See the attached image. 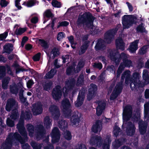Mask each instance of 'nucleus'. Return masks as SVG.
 Instances as JSON below:
<instances>
[{"instance_id": "f257e3e1", "label": "nucleus", "mask_w": 149, "mask_h": 149, "mask_svg": "<svg viewBox=\"0 0 149 149\" xmlns=\"http://www.w3.org/2000/svg\"><path fill=\"white\" fill-rule=\"evenodd\" d=\"M132 107L130 105L126 106L123 109V127L127 124L126 132L129 135H132L134 132L135 127L132 123L128 121L132 116Z\"/></svg>"}, {"instance_id": "f03ea898", "label": "nucleus", "mask_w": 149, "mask_h": 149, "mask_svg": "<svg viewBox=\"0 0 149 149\" xmlns=\"http://www.w3.org/2000/svg\"><path fill=\"white\" fill-rule=\"evenodd\" d=\"M111 52L110 58L111 59L115 61L116 63H118L121 58L123 59V62L122 63L119 67L117 72V77H119L125 67H129L131 64V61L128 60H125L127 58V55L124 53H122L120 55L118 52Z\"/></svg>"}, {"instance_id": "7ed1b4c3", "label": "nucleus", "mask_w": 149, "mask_h": 149, "mask_svg": "<svg viewBox=\"0 0 149 149\" xmlns=\"http://www.w3.org/2000/svg\"><path fill=\"white\" fill-rule=\"evenodd\" d=\"M31 114L30 111L26 112L22 111L21 118L19 123L17 125V127L18 129L19 132L22 135L24 139H27V135L23 126V119L25 118L26 119H29L30 118Z\"/></svg>"}, {"instance_id": "20e7f679", "label": "nucleus", "mask_w": 149, "mask_h": 149, "mask_svg": "<svg viewBox=\"0 0 149 149\" xmlns=\"http://www.w3.org/2000/svg\"><path fill=\"white\" fill-rule=\"evenodd\" d=\"M93 17L89 13H86L81 16H79L77 23L83 24L93 29Z\"/></svg>"}, {"instance_id": "39448f33", "label": "nucleus", "mask_w": 149, "mask_h": 149, "mask_svg": "<svg viewBox=\"0 0 149 149\" xmlns=\"http://www.w3.org/2000/svg\"><path fill=\"white\" fill-rule=\"evenodd\" d=\"M136 18L132 15H125L122 18L123 28L128 29L132 26Z\"/></svg>"}, {"instance_id": "423d86ee", "label": "nucleus", "mask_w": 149, "mask_h": 149, "mask_svg": "<svg viewBox=\"0 0 149 149\" xmlns=\"http://www.w3.org/2000/svg\"><path fill=\"white\" fill-rule=\"evenodd\" d=\"M71 107V104L69 100L65 99L63 100L61 102V107L65 116H68L70 114L71 112L70 109Z\"/></svg>"}, {"instance_id": "0eeeda50", "label": "nucleus", "mask_w": 149, "mask_h": 149, "mask_svg": "<svg viewBox=\"0 0 149 149\" xmlns=\"http://www.w3.org/2000/svg\"><path fill=\"white\" fill-rule=\"evenodd\" d=\"M139 74L137 73H135L133 77L130 79V86L132 90L136 89L139 86L138 81H139Z\"/></svg>"}, {"instance_id": "6e6552de", "label": "nucleus", "mask_w": 149, "mask_h": 149, "mask_svg": "<svg viewBox=\"0 0 149 149\" xmlns=\"http://www.w3.org/2000/svg\"><path fill=\"white\" fill-rule=\"evenodd\" d=\"M49 111L52 114V118L55 121L57 120L60 116L59 111L58 107L54 105H51L49 108Z\"/></svg>"}, {"instance_id": "1a4fd4ad", "label": "nucleus", "mask_w": 149, "mask_h": 149, "mask_svg": "<svg viewBox=\"0 0 149 149\" xmlns=\"http://www.w3.org/2000/svg\"><path fill=\"white\" fill-rule=\"evenodd\" d=\"M5 143L3 145V149H11L13 143L15 141L17 142H19L21 144L25 143L28 142V140H5Z\"/></svg>"}, {"instance_id": "9d476101", "label": "nucleus", "mask_w": 149, "mask_h": 149, "mask_svg": "<svg viewBox=\"0 0 149 149\" xmlns=\"http://www.w3.org/2000/svg\"><path fill=\"white\" fill-rule=\"evenodd\" d=\"M62 93L60 86H56L53 90L52 95L53 98L57 100L60 99L62 96Z\"/></svg>"}, {"instance_id": "9b49d317", "label": "nucleus", "mask_w": 149, "mask_h": 149, "mask_svg": "<svg viewBox=\"0 0 149 149\" xmlns=\"http://www.w3.org/2000/svg\"><path fill=\"white\" fill-rule=\"evenodd\" d=\"M117 30V29L115 30H111L108 31L105 34V39L106 42L108 43H110L111 42L112 39L114 38V35Z\"/></svg>"}, {"instance_id": "f8f14e48", "label": "nucleus", "mask_w": 149, "mask_h": 149, "mask_svg": "<svg viewBox=\"0 0 149 149\" xmlns=\"http://www.w3.org/2000/svg\"><path fill=\"white\" fill-rule=\"evenodd\" d=\"M122 85V83H119L116 86L110 98L111 100H114L117 97L118 95L121 92Z\"/></svg>"}, {"instance_id": "ddd939ff", "label": "nucleus", "mask_w": 149, "mask_h": 149, "mask_svg": "<svg viewBox=\"0 0 149 149\" xmlns=\"http://www.w3.org/2000/svg\"><path fill=\"white\" fill-rule=\"evenodd\" d=\"M97 90V87L96 85L94 84H91L88 95L87 99L88 100H90L95 95Z\"/></svg>"}, {"instance_id": "4468645a", "label": "nucleus", "mask_w": 149, "mask_h": 149, "mask_svg": "<svg viewBox=\"0 0 149 149\" xmlns=\"http://www.w3.org/2000/svg\"><path fill=\"white\" fill-rule=\"evenodd\" d=\"M17 103L13 99H10L8 100L6 106V110L9 111L13 108H15L17 106Z\"/></svg>"}, {"instance_id": "2eb2a0df", "label": "nucleus", "mask_w": 149, "mask_h": 149, "mask_svg": "<svg viewBox=\"0 0 149 149\" xmlns=\"http://www.w3.org/2000/svg\"><path fill=\"white\" fill-rule=\"evenodd\" d=\"M32 111L33 114L35 115H36L41 113L42 111L41 104L40 103L34 105L33 106Z\"/></svg>"}, {"instance_id": "dca6fc26", "label": "nucleus", "mask_w": 149, "mask_h": 149, "mask_svg": "<svg viewBox=\"0 0 149 149\" xmlns=\"http://www.w3.org/2000/svg\"><path fill=\"white\" fill-rule=\"evenodd\" d=\"M75 83V81L73 80L72 81H70L66 83V86H68V88L66 87L63 89V92L64 93V95L65 97L67 96V94L69 92L70 89H72L73 86Z\"/></svg>"}, {"instance_id": "f3484780", "label": "nucleus", "mask_w": 149, "mask_h": 149, "mask_svg": "<svg viewBox=\"0 0 149 149\" xmlns=\"http://www.w3.org/2000/svg\"><path fill=\"white\" fill-rule=\"evenodd\" d=\"M81 117V114L78 112L75 113L72 117L71 119L72 125H77Z\"/></svg>"}, {"instance_id": "a211bd4d", "label": "nucleus", "mask_w": 149, "mask_h": 149, "mask_svg": "<svg viewBox=\"0 0 149 149\" xmlns=\"http://www.w3.org/2000/svg\"><path fill=\"white\" fill-rule=\"evenodd\" d=\"M102 129L101 122L100 121H97L93 125L92 131L94 133H97L101 131Z\"/></svg>"}, {"instance_id": "6ab92c4d", "label": "nucleus", "mask_w": 149, "mask_h": 149, "mask_svg": "<svg viewBox=\"0 0 149 149\" xmlns=\"http://www.w3.org/2000/svg\"><path fill=\"white\" fill-rule=\"evenodd\" d=\"M105 106V103L104 102H99L98 106L96 108V113L97 116H100L102 114Z\"/></svg>"}, {"instance_id": "aec40b11", "label": "nucleus", "mask_w": 149, "mask_h": 149, "mask_svg": "<svg viewBox=\"0 0 149 149\" xmlns=\"http://www.w3.org/2000/svg\"><path fill=\"white\" fill-rule=\"evenodd\" d=\"M84 97V92H80L77 100L75 102L76 106L79 107L82 105Z\"/></svg>"}, {"instance_id": "412c9836", "label": "nucleus", "mask_w": 149, "mask_h": 149, "mask_svg": "<svg viewBox=\"0 0 149 149\" xmlns=\"http://www.w3.org/2000/svg\"><path fill=\"white\" fill-rule=\"evenodd\" d=\"M59 54V50L58 48H54L51 52L50 55L47 54V56L49 58L48 60V63L50 62L51 59H54L55 57L58 55Z\"/></svg>"}, {"instance_id": "4be33fe9", "label": "nucleus", "mask_w": 149, "mask_h": 149, "mask_svg": "<svg viewBox=\"0 0 149 149\" xmlns=\"http://www.w3.org/2000/svg\"><path fill=\"white\" fill-rule=\"evenodd\" d=\"M138 42V40H136L131 43L129 47L130 51V52L134 53L137 49Z\"/></svg>"}, {"instance_id": "5701e85b", "label": "nucleus", "mask_w": 149, "mask_h": 149, "mask_svg": "<svg viewBox=\"0 0 149 149\" xmlns=\"http://www.w3.org/2000/svg\"><path fill=\"white\" fill-rule=\"evenodd\" d=\"M51 136L53 139H55L58 140L60 139L59 130L58 128L55 127L52 130Z\"/></svg>"}, {"instance_id": "b1692460", "label": "nucleus", "mask_w": 149, "mask_h": 149, "mask_svg": "<svg viewBox=\"0 0 149 149\" xmlns=\"http://www.w3.org/2000/svg\"><path fill=\"white\" fill-rule=\"evenodd\" d=\"M147 125L142 121H139V131L141 133L143 134L146 131Z\"/></svg>"}, {"instance_id": "393cba45", "label": "nucleus", "mask_w": 149, "mask_h": 149, "mask_svg": "<svg viewBox=\"0 0 149 149\" xmlns=\"http://www.w3.org/2000/svg\"><path fill=\"white\" fill-rule=\"evenodd\" d=\"M116 45L118 49L123 50L124 49V45L123 40L121 38L117 39L116 41Z\"/></svg>"}, {"instance_id": "a878e982", "label": "nucleus", "mask_w": 149, "mask_h": 149, "mask_svg": "<svg viewBox=\"0 0 149 149\" xmlns=\"http://www.w3.org/2000/svg\"><path fill=\"white\" fill-rule=\"evenodd\" d=\"M52 120L49 117L47 116L44 119V126L46 128H49L52 125Z\"/></svg>"}, {"instance_id": "bb28decb", "label": "nucleus", "mask_w": 149, "mask_h": 149, "mask_svg": "<svg viewBox=\"0 0 149 149\" xmlns=\"http://www.w3.org/2000/svg\"><path fill=\"white\" fill-rule=\"evenodd\" d=\"M143 79L145 80V84H146L149 83V76L148 75V72L147 70H143Z\"/></svg>"}, {"instance_id": "cd10ccee", "label": "nucleus", "mask_w": 149, "mask_h": 149, "mask_svg": "<svg viewBox=\"0 0 149 149\" xmlns=\"http://www.w3.org/2000/svg\"><path fill=\"white\" fill-rule=\"evenodd\" d=\"M30 144L33 148V149H41L42 146L41 143H37L36 142L32 140Z\"/></svg>"}, {"instance_id": "c85d7f7f", "label": "nucleus", "mask_w": 149, "mask_h": 149, "mask_svg": "<svg viewBox=\"0 0 149 149\" xmlns=\"http://www.w3.org/2000/svg\"><path fill=\"white\" fill-rule=\"evenodd\" d=\"M130 74V72L129 71H127L124 72L122 74L121 77L122 79H124L126 77L125 83L127 85L128 84V78Z\"/></svg>"}, {"instance_id": "c756f323", "label": "nucleus", "mask_w": 149, "mask_h": 149, "mask_svg": "<svg viewBox=\"0 0 149 149\" xmlns=\"http://www.w3.org/2000/svg\"><path fill=\"white\" fill-rule=\"evenodd\" d=\"M144 117L147 119L149 118L148 112L149 111V103L147 102L144 105Z\"/></svg>"}, {"instance_id": "7c9ffc66", "label": "nucleus", "mask_w": 149, "mask_h": 149, "mask_svg": "<svg viewBox=\"0 0 149 149\" xmlns=\"http://www.w3.org/2000/svg\"><path fill=\"white\" fill-rule=\"evenodd\" d=\"M13 46L10 44H6L3 47L4 51L6 53H10L13 50Z\"/></svg>"}, {"instance_id": "2f4dec72", "label": "nucleus", "mask_w": 149, "mask_h": 149, "mask_svg": "<svg viewBox=\"0 0 149 149\" xmlns=\"http://www.w3.org/2000/svg\"><path fill=\"white\" fill-rule=\"evenodd\" d=\"M38 135L39 137H42L43 135L45 134V131L44 127L42 125H40L38 127Z\"/></svg>"}, {"instance_id": "473e14b6", "label": "nucleus", "mask_w": 149, "mask_h": 149, "mask_svg": "<svg viewBox=\"0 0 149 149\" xmlns=\"http://www.w3.org/2000/svg\"><path fill=\"white\" fill-rule=\"evenodd\" d=\"M111 141V140H104L102 147V149H109Z\"/></svg>"}, {"instance_id": "72a5a7b5", "label": "nucleus", "mask_w": 149, "mask_h": 149, "mask_svg": "<svg viewBox=\"0 0 149 149\" xmlns=\"http://www.w3.org/2000/svg\"><path fill=\"white\" fill-rule=\"evenodd\" d=\"M56 72V71L55 70L52 69L46 74L45 77L46 78H51L53 77Z\"/></svg>"}, {"instance_id": "f704fd0d", "label": "nucleus", "mask_w": 149, "mask_h": 149, "mask_svg": "<svg viewBox=\"0 0 149 149\" xmlns=\"http://www.w3.org/2000/svg\"><path fill=\"white\" fill-rule=\"evenodd\" d=\"M58 126L62 130L67 127V123L64 120H61L58 122Z\"/></svg>"}, {"instance_id": "c9c22d12", "label": "nucleus", "mask_w": 149, "mask_h": 149, "mask_svg": "<svg viewBox=\"0 0 149 149\" xmlns=\"http://www.w3.org/2000/svg\"><path fill=\"white\" fill-rule=\"evenodd\" d=\"M122 145V142L120 140H115V142L113 143V148L117 149Z\"/></svg>"}, {"instance_id": "e433bc0d", "label": "nucleus", "mask_w": 149, "mask_h": 149, "mask_svg": "<svg viewBox=\"0 0 149 149\" xmlns=\"http://www.w3.org/2000/svg\"><path fill=\"white\" fill-rule=\"evenodd\" d=\"M90 142H93L95 143V146H98L100 147L102 146L103 144V140H90Z\"/></svg>"}, {"instance_id": "4c0bfd02", "label": "nucleus", "mask_w": 149, "mask_h": 149, "mask_svg": "<svg viewBox=\"0 0 149 149\" xmlns=\"http://www.w3.org/2000/svg\"><path fill=\"white\" fill-rule=\"evenodd\" d=\"M10 89L11 92L13 93L16 94L18 93V89L15 84L11 85Z\"/></svg>"}, {"instance_id": "58836bf2", "label": "nucleus", "mask_w": 149, "mask_h": 149, "mask_svg": "<svg viewBox=\"0 0 149 149\" xmlns=\"http://www.w3.org/2000/svg\"><path fill=\"white\" fill-rule=\"evenodd\" d=\"M18 117L19 114L17 111L16 109L13 110L12 114L10 116L11 119L15 120L18 118Z\"/></svg>"}, {"instance_id": "ea45409f", "label": "nucleus", "mask_w": 149, "mask_h": 149, "mask_svg": "<svg viewBox=\"0 0 149 149\" xmlns=\"http://www.w3.org/2000/svg\"><path fill=\"white\" fill-rule=\"evenodd\" d=\"M103 41L102 40H99L97 43L96 46L95 47V49L96 50H98L100 49L103 47L102 44Z\"/></svg>"}, {"instance_id": "a19ab883", "label": "nucleus", "mask_w": 149, "mask_h": 149, "mask_svg": "<svg viewBox=\"0 0 149 149\" xmlns=\"http://www.w3.org/2000/svg\"><path fill=\"white\" fill-rule=\"evenodd\" d=\"M39 43L41 46L45 48H47L48 47V45L47 42L43 40H39Z\"/></svg>"}, {"instance_id": "79ce46f5", "label": "nucleus", "mask_w": 149, "mask_h": 149, "mask_svg": "<svg viewBox=\"0 0 149 149\" xmlns=\"http://www.w3.org/2000/svg\"><path fill=\"white\" fill-rule=\"evenodd\" d=\"M88 46V45L87 43H85L84 44L81 48L79 54H81L84 53Z\"/></svg>"}, {"instance_id": "37998d69", "label": "nucleus", "mask_w": 149, "mask_h": 149, "mask_svg": "<svg viewBox=\"0 0 149 149\" xmlns=\"http://www.w3.org/2000/svg\"><path fill=\"white\" fill-rule=\"evenodd\" d=\"M10 78L7 77L2 81V86L3 89H5L7 88V84Z\"/></svg>"}, {"instance_id": "c03bdc74", "label": "nucleus", "mask_w": 149, "mask_h": 149, "mask_svg": "<svg viewBox=\"0 0 149 149\" xmlns=\"http://www.w3.org/2000/svg\"><path fill=\"white\" fill-rule=\"evenodd\" d=\"M144 26V24L143 23H141L137 28V31L138 32H145L146 30Z\"/></svg>"}, {"instance_id": "a18cd8bd", "label": "nucleus", "mask_w": 149, "mask_h": 149, "mask_svg": "<svg viewBox=\"0 0 149 149\" xmlns=\"http://www.w3.org/2000/svg\"><path fill=\"white\" fill-rule=\"evenodd\" d=\"M84 81V75L81 74L79 77L77 81V84L78 86L82 84Z\"/></svg>"}, {"instance_id": "49530a36", "label": "nucleus", "mask_w": 149, "mask_h": 149, "mask_svg": "<svg viewBox=\"0 0 149 149\" xmlns=\"http://www.w3.org/2000/svg\"><path fill=\"white\" fill-rule=\"evenodd\" d=\"M120 131V129L117 126H115L114 128L113 131V133L114 135L116 137L118 134L119 133Z\"/></svg>"}, {"instance_id": "de8ad7c7", "label": "nucleus", "mask_w": 149, "mask_h": 149, "mask_svg": "<svg viewBox=\"0 0 149 149\" xmlns=\"http://www.w3.org/2000/svg\"><path fill=\"white\" fill-rule=\"evenodd\" d=\"M26 30V28H19L17 29L15 31V33L17 35H19L22 34Z\"/></svg>"}, {"instance_id": "09e8293b", "label": "nucleus", "mask_w": 149, "mask_h": 149, "mask_svg": "<svg viewBox=\"0 0 149 149\" xmlns=\"http://www.w3.org/2000/svg\"><path fill=\"white\" fill-rule=\"evenodd\" d=\"M63 136L65 139L67 140H70L71 139V136L70 132L66 131L63 134Z\"/></svg>"}, {"instance_id": "8fccbe9b", "label": "nucleus", "mask_w": 149, "mask_h": 149, "mask_svg": "<svg viewBox=\"0 0 149 149\" xmlns=\"http://www.w3.org/2000/svg\"><path fill=\"white\" fill-rule=\"evenodd\" d=\"M27 128L29 132V135L32 136L34 132L33 126L31 125H28L27 126Z\"/></svg>"}, {"instance_id": "3c124183", "label": "nucleus", "mask_w": 149, "mask_h": 149, "mask_svg": "<svg viewBox=\"0 0 149 149\" xmlns=\"http://www.w3.org/2000/svg\"><path fill=\"white\" fill-rule=\"evenodd\" d=\"M52 5L54 7L60 8L61 6V3L56 0H53L52 2Z\"/></svg>"}, {"instance_id": "603ef678", "label": "nucleus", "mask_w": 149, "mask_h": 149, "mask_svg": "<svg viewBox=\"0 0 149 149\" xmlns=\"http://www.w3.org/2000/svg\"><path fill=\"white\" fill-rule=\"evenodd\" d=\"M5 69L3 66H0V78L4 76Z\"/></svg>"}, {"instance_id": "864d4df0", "label": "nucleus", "mask_w": 149, "mask_h": 149, "mask_svg": "<svg viewBox=\"0 0 149 149\" xmlns=\"http://www.w3.org/2000/svg\"><path fill=\"white\" fill-rule=\"evenodd\" d=\"M65 37V34L63 32H60L58 33L57 36V39L60 41Z\"/></svg>"}, {"instance_id": "5fc2aeb1", "label": "nucleus", "mask_w": 149, "mask_h": 149, "mask_svg": "<svg viewBox=\"0 0 149 149\" xmlns=\"http://www.w3.org/2000/svg\"><path fill=\"white\" fill-rule=\"evenodd\" d=\"M148 45L144 46L143 47L139 50V52L141 54H143L147 51V49L149 48Z\"/></svg>"}, {"instance_id": "6e6d98bb", "label": "nucleus", "mask_w": 149, "mask_h": 149, "mask_svg": "<svg viewBox=\"0 0 149 149\" xmlns=\"http://www.w3.org/2000/svg\"><path fill=\"white\" fill-rule=\"evenodd\" d=\"M18 136V135L16 133L14 134H10L6 140H12L13 139H16Z\"/></svg>"}, {"instance_id": "4d7b16f0", "label": "nucleus", "mask_w": 149, "mask_h": 149, "mask_svg": "<svg viewBox=\"0 0 149 149\" xmlns=\"http://www.w3.org/2000/svg\"><path fill=\"white\" fill-rule=\"evenodd\" d=\"M52 84V83L51 82H49L47 83L44 86V89L48 91L51 87Z\"/></svg>"}, {"instance_id": "13d9d810", "label": "nucleus", "mask_w": 149, "mask_h": 149, "mask_svg": "<svg viewBox=\"0 0 149 149\" xmlns=\"http://www.w3.org/2000/svg\"><path fill=\"white\" fill-rule=\"evenodd\" d=\"M36 3L35 0H31L29 1L27 3L26 6L28 7H31L33 6Z\"/></svg>"}, {"instance_id": "bf43d9fd", "label": "nucleus", "mask_w": 149, "mask_h": 149, "mask_svg": "<svg viewBox=\"0 0 149 149\" xmlns=\"http://www.w3.org/2000/svg\"><path fill=\"white\" fill-rule=\"evenodd\" d=\"M8 35V32H5L3 33L0 34V40H2L5 39Z\"/></svg>"}, {"instance_id": "052dcab7", "label": "nucleus", "mask_w": 149, "mask_h": 149, "mask_svg": "<svg viewBox=\"0 0 149 149\" xmlns=\"http://www.w3.org/2000/svg\"><path fill=\"white\" fill-rule=\"evenodd\" d=\"M69 22L66 21H63L59 23V24L57 26V28H59L61 26H66L69 24Z\"/></svg>"}, {"instance_id": "680f3d73", "label": "nucleus", "mask_w": 149, "mask_h": 149, "mask_svg": "<svg viewBox=\"0 0 149 149\" xmlns=\"http://www.w3.org/2000/svg\"><path fill=\"white\" fill-rule=\"evenodd\" d=\"M44 16L47 17H49L52 16V14L49 10H46L45 12Z\"/></svg>"}, {"instance_id": "e2e57ef3", "label": "nucleus", "mask_w": 149, "mask_h": 149, "mask_svg": "<svg viewBox=\"0 0 149 149\" xmlns=\"http://www.w3.org/2000/svg\"><path fill=\"white\" fill-rule=\"evenodd\" d=\"M7 124L9 126L11 127L14 126V125L13 121L9 118H8L7 120Z\"/></svg>"}, {"instance_id": "0e129e2a", "label": "nucleus", "mask_w": 149, "mask_h": 149, "mask_svg": "<svg viewBox=\"0 0 149 149\" xmlns=\"http://www.w3.org/2000/svg\"><path fill=\"white\" fill-rule=\"evenodd\" d=\"M94 67L101 69L102 68V65L101 63H95L93 65Z\"/></svg>"}, {"instance_id": "69168bd1", "label": "nucleus", "mask_w": 149, "mask_h": 149, "mask_svg": "<svg viewBox=\"0 0 149 149\" xmlns=\"http://www.w3.org/2000/svg\"><path fill=\"white\" fill-rule=\"evenodd\" d=\"M54 147L52 144L49 143L47 145L44 147V149H54Z\"/></svg>"}, {"instance_id": "338daca9", "label": "nucleus", "mask_w": 149, "mask_h": 149, "mask_svg": "<svg viewBox=\"0 0 149 149\" xmlns=\"http://www.w3.org/2000/svg\"><path fill=\"white\" fill-rule=\"evenodd\" d=\"M40 53H38L33 57V59L35 61H38L40 59Z\"/></svg>"}, {"instance_id": "774afa93", "label": "nucleus", "mask_w": 149, "mask_h": 149, "mask_svg": "<svg viewBox=\"0 0 149 149\" xmlns=\"http://www.w3.org/2000/svg\"><path fill=\"white\" fill-rule=\"evenodd\" d=\"M8 3V2L6 0H1L0 2V5L2 7H5L6 6Z\"/></svg>"}]
</instances>
